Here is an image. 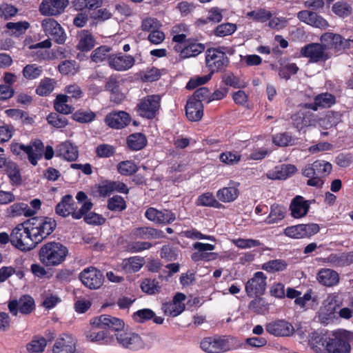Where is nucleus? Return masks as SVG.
I'll return each instance as SVG.
<instances>
[{"label":"nucleus","instance_id":"1","mask_svg":"<svg viewBox=\"0 0 353 353\" xmlns=\"http://www.w3.org/2000/svg\"><path fill=\"white\" fill-rule=\"evenodd\" d=\"M228 62V58L224 52L218 48L207 50L205 52V63L207 67L210 70V74L198 77L195 79H191L186 85L187 88L194 89L199 85L205 83L210 79L212 73L218 72L226 67Z\"/></svg>","mask_w":353,"mask_h":353},{"label":"nucleus","instance_id":"2","mask_svg":"<svg viewBox=\"0 0 353 353\" xmlns=\"http://www.w3.org/2000/svg\"><path fill=\"white\" fill-rule=\"evenodd\" d=\"M68 254V250L62 243L57 241L47 242L39 250L40 263L45 267H55L63 263Z\"/></svg>","mask_w":353,"mask_h":353},{"label":"nucleus","instance_id":"3","mask_svg":"<svg viewBox=\"0 0 353 353\" xmlns=\"http://www.w3.org/2000/svg\"><path fill=\"white\" fill-rule=\"evenodd\" d=\"M353 341V332L338 330L325 340V350L328 353H350V343Z\"/></svg>","mask_w":353,"mask_h":353},{"label":"nucleus","instance_id":"4","mask_svg":"<svg viewBox=\"0 0 353 353\" xmlns=\"http://www.w3.org/2000/svg\"><path fill=\"white\" fill-rule=\"evenodd\" d=\"M26 223L37 244L50 235L56 227L55 221L48 217H34Z\"/></svg>","mask_w":353,"mask_h":353},{"label":"nucleus","instance_id":"5","mask_svg":"<svg viewBox=\"0 0 353 353\" xmlns=\"http://www.w3.org/2000/svg\"><path fill=\"white\" fill-rule=\"evenodd\" d=\"M11 244L17 249L26 252L37 245L26 222L17 225L11 232Z\"/></svg>","mask_w":353,"mask_h":353},{"label":"nucleus","instance_id":"6","mask_svg":"<svg viewBox=\"0 0 353 353\" xmlns=\"http://www.w3.org/2000/svg\"><path fill=\"white\" fill-rule=\"evenodd\" d=\"M233 338L213 336L204 338L200 343L201 348L207 353H222L234 348Z\"/></svg>","mask_w":353,"mask_h":353},{"label":"nucleus","instance_id":"7","mask_svg":"<svg viewBox=\"0 0 353 353\" xmlns=\"http://www.w3.org/2000/svg\"><path fill=\"white\" fill-rule=\"evenodd\" d=\"M303 57L309 59L310 63L325 62L331 58L332 54L327 52L323 43H312L301 49Z\"/></svg>","mask_w":353,"mask_h":353},{"label":"nucleus","instance_id":"8","mask_svg":"<svg viewBox=\"0 0 353 353\" xmlns=\"http://www.w3.org/2000/svg\"><path fill=\"white\" fill-rule=\"evenodd\" d=\"M319 230L318 224L311 223L288 226L283 230V234L291 239H300L310 238L317 234Z\"/></svg>","mask_w":353,"mask_h":353},{"label":"nucleus","instance_id":"9","mask_svg":"<svg viewBox=\"0 0 353 353\" xmlns=\"http://www.w3.org/2000/svg\"><path fill=\"white\" fill-rule=\"evenodd\" d=\"M41 28L45 34L59 44H63L67 39L63 27L54 19L46 18L41 21Z\"/></svg>","mask_w":353,"mask_h":353},{"label":"nucleus","instance_id":"10","mask_svg":"<svg viewBox=\"0 0 353 353\" xmlns=\"http://www.w3.org/2000/svg\"><path fill=\"white\" fill-rule=\"evenodd\" d=\"M338 298V295L333 293L329 294L323 301L322 305L318 312V317L321 323L327 324L330 320L335 317L336 310L339 307Z\"/></svg>","mask_w":353,"mask_h":353},{"label":"nucleus","instance_id":"11","mask_svg":"<svg viewBox=\"0 0 353 353\" xmlns=\"http://www.w3.org/2000/svg\"><path fill=\"white\" fill-rule=\"evenodd\" d=\"M159 95H150L143 98L137 104V109L139 115L148 119L154 117L160 108Z\"/></svg>","mask_w":353,"mask_h":353},{"label":"nucleus","instance_id":"12","mask_svg":"<svg viewBox=\"0 0 353 353\" xmlns=\"http://www.w3.org/2000/svg\"><path fill=\"white\" fill-rule=\"evenodd\" d=\"M82 283L90 290L100 288L103 284L104 276L101 271L94 267L84 269L79 274Z\"/></svg>","mask_w":353,"mask_h":353},{"label":"nucleus","instance_id":"13","mask_svg":"<svg viewBox=\"0 0 353 353\" xmlns=\"http://www.w3.org/2000/svg\"><path fill=\"white\" fill-rule=\"evenodd\" d=\"M320 41L325 47L327 51L330 50L334 52H340L343 50L350 48V41H346L339 34L325 32L321 36Z\"/></svg>","mask_w":353,"mask_h":353},{"label":"nucleus","instance_id":"14","mask_svg":"<svg viewBox=\"0 0 353 353\" xmlns=\"http://www.w3.org/2000/svg\"><path fill=\"white\" fill-rule=\"evenodd\" d=\"M8 307L10 312L17 316L19 312L24 315L30 314L35 309V305L34 299L30 296L24 295L18 300L10 301Z\"/></svg>","mask_w":353,"mask_h":353},{"label":"nucleus","instance_id":"15","mask_svg":"<svg viewBox=\"0 0 353 353\" xmlns=\"http://www.w3.org/2000/svg\"><path fill=\"white\" fill-rule=\"evenodd\" d=\"M267 277L262 272H256L245 283V290L250 297L263 294L266 288Z\"/></svg>","mask_w":353,"mask_h":353},{"label":"nucleus","instance_id":"16","mask_svg":"<svg viewBox=\"0 0 353 353\" xmlns=\"http://www.w3.org/2000/svg\"><path fill=\"white\" fill-rule=\"evenodd\" d=\"M114 336L118 344L124 348L137 350L144 346L143 341L137 334L121 331L115 333Z\"/></svg>","mask_w":353,"mask_h":353},{"label":"nucleus","instance_id":"17","mask_svg":"<svg viewBox=\"0 0 353 353\" xmlns=\"http://www.w3.org/2000/svg\"><path fill=\"white\" fill-rule=\"evenodd\" d=\"M68 4V0H43L39 10L43 16H57L64 12Z\"/></svg>","mask_w":353,"mask_h":353},{"label":"nucleus","instance_id":"18","mask_svg":"<svg viewBox=\"0 0 353 353\" xmlns=\"http://www.w3.org/2000/svg\"><path fill=\"white\" fill-rule=\"evenodd\" d=\"M77 340L72 335L63 334L52 347V353H76Z\"/></svg>","mask_w":353,"mask_h":353},{"label":"nucleus","instance_id":"19","mask_svg":"<svg viewBox=\"0 0 353 353\" xmlns=\"http://www.w3.org/2000/svg\"><path fill=\"white\" fill-rule=\"evenodd\" d=\"M174 50L179 53L181 59H188L194 57L205 50V46L192 40H187L183 45H176L174 47Z\"/></svg>","mask_w":353,"mask_h":353},{"label":"nucleus","instance_id":"20","mask_svg":"<svg viewBox=\"0 0 353 353\" xmlns=\"http://www.w3.org/2000/svg\"><path fill=\"white\" fill-rule=\"evenodd\" d=\"M192 248L196 250V252H193L191 255V259L194 262L200 261H208L210 260H214L217 257V254L215 252H206V251L214 250L215 248L214 245L196 242L192 245Z\"/></svg>","mask_w":353,"mask_h":353},{"label":"nucleus","instance_id":"21","mask_svg":"<svg viewBox=\"0 0 353 353\" xmlns=\"http://www.w3.org/2000/svg\"><path fill=\"white\" fill-rule=\"evenodd\" d=\"M77 204L73 200L72 196L66 195L63 196L61 201L56 206V212L59 215L65 217L71 215L73 219H81V213L77 212Z\"/></svg>","mask_w":353,"mask_h":353},{"label":"nucleus","instance_id":"22","mask_svg":"<svg viewBox=\"0 0 353 353\" xmlns=\"http://www.w3.org/2000/svg\"><path fill=\"white\" fill-rule=\"evenodd\" d=\"M145 216L150 221L158 224H168L176 219L175 214L170 210H159L155 208H149L145 212Z\"/></svg>","mask_w":353,"mask_h":353},{"label":"nucleus","instance_id":"23","mask_svg":"<svg viewBox=\"0 0 353 353\" xmlns=\"http://www.w3.org/2000/svg\"><path fill=\"white\" fill-rule=\"evenodd\" d=\"M332 170V165L327 161L316 160L312 164L307 165L303 170V174L306 177L315 175L321 177L328 175Z\"/></svg>","mask_w":353,"mask_h":353},{"label":"nucleus","instance_id":"24","mask_svg":"<svg viewBox=\"0 0 353 353\" xmlns=\"http://www.w3.org/2000/svg\"><path fill=\"white\" fill-rule=\"evenodd\" d=\"M185 299L186 296L184 294L178 292L174 296L172 302L163 303L161 309L165 314L176 316L185 310L184 301Z\"/></svg>","mask_w":353,"mask_h":353},{"label":"nucleus","instance_id":"25","mask_svg":"<svg viewBox=\"0 0 353 353\" xmlns=\"http://www.w3.org/2000/svg\"><path fill=\"white\" fill-rule=\"evenodd\" d=\"M92 324L101 328H109L116 333L121 332L124 328V322L121 319L106 314L93 319Z\"/></svg>","mask_w":353,"mask_h":353},{"label":"nucleus","instance_id":"26","mask_svg":"<svg viewBox=\"0 0 353 353\" xmlns=\"http://www.w3.org/2000/svg\"><path fill=\"white\" fill-rule=\"evenodd\" d=\"M240 183L234 181H230L228 185L220 188L216 193L218 201L227 203L234 201L239 196Z\"/></svg>","mask_w":353,"mask_h":353},{"label":"nucleus","instance_id":"27","mask_svg":"<svg viewBox=\"0 0 353 353\" xmlns=\"http://www.w3.org/2000/svg\"><path fill=\"white\" fill-rule=\"evenodd\" d=\"M135 60L132 56L123 55L121 53L109 57V66L117 71H125L131 68Z\"/></svg>","mask_w":353,"mask_h":353},{"label":"nucleus","instance_id":"28","mask_svg":"<svg viewBox=\"0 0 353 353\" xmlns=\"http://www.w3.org/2000/svg\"><path fill=\"white\" fill-rule=\"evenodd\" d=\"M265 330L270 334L276 336H290L294 331L292 324L284 320L274 321L268 323L265 325Z\"/></svg>","mask_w":353,"mask_h":353},{"label":"nucleus","instance_id":"29","mask_svg":"<svg viewBox=\"0 0 353 353\" xmlns=\"http://www.w3.org/2000/svg\"><path fill=\"white\" fill-rule=\"evenodd\" d=\"M99 329H102L101 326L91 324V327L85 333L87 341L99 344H112L114 342L113 338L108 337L105 331Z\"/></svg>","mask_w":353,"mask_h":353},{"label":"nucleus","instance_id":"30","mask_svg":"<svg viewBox=\"0 0 353 353\" xmlns=\"http://www.w3.org/2000/svg\"><path fill=\"white\" fill-rule=\"evenodd\" d=\"M296 171L297 168L295 165L283 164L269 170L265 175L268 179L271 180H285L294 174Z\"/></svg>","mask_w":353,"mask_h":353},{"label":"nucleus","instance_id":"31","mask_svg":"<svg viewBox=\"0 0 353 353\" xmlns=\"http://www.w3.org/2000/svg\"><path fill=\"white\" fill-rule=\"evenodd\" d=\"M310 205V201L301 196H296L291 201L290 210L291 216L295 219H301L306 216Z\"/></svg>","mask_w":353,"mask_h":353},{"label":"nucleus","instance_id":"32","mask_svg":"<svg viewBox=\"0 0 353 353\" xmlns=\"http://www.w3.org/2000/svg\"><path fill=\"white\" fill-rule=\"evenodd\" d=\"M299 19L313 27L325 29L329 26L327 21L316 12L310 10H302L297 14Z\"/></svg>","mask_w":353,"mask_h":353},{"label":"nucleus","instance_id":"33","mask_svg":"<svg viewBox=\"0 0 353 353\" xmlns=\"http://www.w3.org/2000/svg\"><path fill=\"white\" fill-rule=\"evenodd\" d=\"M316 280L321 285L330 288L339 283L340 276L332 269L321 268L316 274Z\"/></svg>","mask_w":353,"mask_h":353},{"label":"nucleus","instance_id":"34","mask_svg":"<svg viewBox=\"0 0 353 353\" xmlns=\"http://www.w3.org/2000/svg\"><path fill=\"white\" fill-rule=\"evenodd\" d=\"M130 115L123 111L112 112L105 119L107 125L112 128L120 129L128 125L130 122Z\"/></svg>","mask_w":353,"mask_h":353},{"label":"nucleus","instance_id":"35","mask_svg":"<svg viewBox=\"0 0 353 353\" xmlns=\"http://www.w3.org/2000/svg\"><path fill=\"white\" fill-rule=\"evenodd\" d=\"M321 260L334 267L347 266L353 263V252L331 254Z\"/></svg>","mask_w":353,"mask_h":353},{"label":"nucleus","instance_id":"36","mask_svg":"<svg viewBox=\"0 0 353 353\" xmlns=\"http://www.w3.org/2000/svg\"><path fill=\"white\" fill-rule=\"evenodd\" d=\"M132 234L135 239L145 240L160 239L164 236L163 231L149 227L134 228L132 232Z\"/></svg>","mask_w":353,"mask_h":353},{"label":"nucleus","instance_id":"37","mask_svg":"<svg viewBox=\"0 0 353 353\" xmlns=\"http://www.w3.org/2000/svg\"><path fill=\"white\" fill-rule=\"evenodd\" d=\"M56 154L57 157L72 161L78 157V150L70 141H65L57 147Z\"/></svg>","mask_w":353,"mask_h":353},{"label":"nucleus","instance_id":"38","mask_svg":"<svg viewBox=\"0 0 353 353\" xmlns=\"http://www.w3.org/2000/svg\"><path fill=\"white\" fill-rule=\"evenodd\" d=\"M43 151L44 145L40 140L36 139L30 142L28 145L26 154L32 165H36L37 164L38 160L40 159L43 154Z\"/></svg>","mask_w":353,"mask_h":353},{"label":"nucleus","instance_id":"39","mask_svg":"<svg viewBox=\"0 0 353 353\" xmlns=\"http://www.w3.org/2000/svg\"><path fill=\"white\" fill-rule=\"evenodd\" d=\"M185 113L190 121H199L203 114V105L202 103L189 99L185 107Z\"/></svg>","mask_w":353,"mask_h":353},{"label":"nucleus","instance_id":"40","mask_svg":"<svg viewBox=\"0 0 353 353\" xmlns=\"http://www.w3.org/2000/svg\"><path fill=\"white\" fill-rule=\"evenodd\" d=\"M336 102L335 97L332 94L325 92L317 95L314 98V103L305 104V107L313 110L318 108H330Z\"/></svg>","mask_w":353,"mask_h":353},{"label":"nucleus","instance_id":"41","mask_svg":"<svg viewBox=\"0 0 353 353\" xmlns=\"http://www.w3.org/2000/svg\"><path fill=\"white\" fill-rule=\"evenodd\" d=\"M77 48L82 52H88L95 46V39L92 34L87 30L81 31L78 36Z\"/></svg>","mask_w":353,"mask_h":353},{"label":"nucleus","instance_id":"42","mask_svg":"<svg viewBox=\"0 0 353 353\" xmlns=\"http://www.w3.org/2000/svg\"><path fill=\"white\" fill-rule=\"evenodd\" d=\"M286 214V208L278 204H274L270 207L269 215L265 220L267 224H274L282 221Z\"/></svg>","mask_w":353,"mask_h":353},{"label":"nucleus","instance_id":"43","mask_svg":"<svg viewBox=\"0 0 353 353\" xmlns=\"http://www.w3.org/2000/svg\"><path fill=\"white\" fill-rule=\"evenodd\" d=\"M9 216L12 217L24 215L25 216H32L34 212L30 211V208L23 203H15L8 208Z\"/></svg>","mask_w":353,"mask_h":353},{"label":"nucleus","instance_id":"44","mask_svg":"<svg viewBox=\"0 0 353 353\" xmlns=\"http://www.w3.org/2000/svg\"><path fill=\"white\" fill-rule=\"evenodd\" d=\"M43 68L36 63H29L22 70V75L26 80H34L40 77L43 73Z\"/></svg>","mask_w":353,"mask_h":353},{"label":"nucleus","instance_id":"45","mask_svg":"<svg viewBox=\"0 0 353 353\" xmlns=\"http://www.w3.org/2000/svg\"><path fill=\"white\" fill-rule=\"evenodd\" d=\"M56 84L55 79L46 77L39 82L36 89V93L39 96H48L54 90Z\"/></svg>","mask_w":353,"mask_h":353},{"label":"nucleus","instance_id":"46","mask_svg":"<svg viewBox=\"0 0 353 353\" xmlns=\"http://www.w3.org/2000/svg\"><path fill=\"white\" fill-rule=\"evenodd\" d=\"M111 48L107 46H101L94 49L91 54L90 59L92 61L99 63H101L106 59H109Z\"/></svg>","mask_w":353,"mask_h":353},{"label":"nucleus","instance_id":"47","mask_svg":"<svg viewBox=\"0 0 353 353\" xmlns=\"http://www.w3.org/2000/svg\"><path fill=\"white\" fill-rule=\"evenodd\" d=\"M47 342L45 338L35 336L27 343L26 350L30 353H41L44 351Z\"/></svg>","mask_w":353,"mask_h":353},{"label":"nucleus","instance_id":"48","mask_svg":"<svg viewBox=\"0 0 353 353\" xmlns=\"http://www.w3.org/2000/svg\"><path fill=\"white\" fill-rule=\"evenodd\" d=\"M127 142L130 148L133 150H139L145 146L147 140L143 134L135 133L128 137Z\"/></svg>","mask_w":353,"mask_h":353},{"label":"nucleus","instance_id":"49","mask_svg":"<svg viewBox=\"0 0 353 353\" xmlns=\"http://www.w3.org/2000/svg\"><path fill=\"white\" fill-rule=\"evenodd\" d=\"M236 29L237 26L235 23H223L217 26L213 30V33L216 37H224L232 35Z\"/></svg>","mask_w":353,"mask_h":353},{"label":"nucleus","instance_id":"50","mask_svg":"<svg viewBox=\"0 0 353 353\" xmlns=\"http://www.w3.org/2000/svg\"><path fill=\"white\" fill-rule=\"evenodd\" d=\"M222 81L227 85L234 88H244L247 86V83L240 79L239 77L234 75L232 72H226L222 77Z\"/></svg>","mask_w":353,"mask_h":353},{"label":"nucleus","instance_id":"51","mask_svg":"<svg viewBox=\"0 0 353 353\" xmlns=\"http://www.w3.org/2000/svg\"><path fill=\"white\" fill-rule=\"evenodd\" d=\"M196 205L200 206L214 207L216 208H219L221 205L212 192H205L199 196L196 200Z\"/></svg>","mask_w":353,"mask_h":353},{"label":"nucleus","instance_id":"52","mask_svg":"<svg viewBox=\"0 0 353 353\" xmlns=\"http://www.w3.org/2000/svg\"><path fill=\"white\" fill-rule=\"evenodd\" d=\"M288 267V263L285 261L281 259H275L269 261L262 265V269L269 272H275L285 270Z\"/></svg>","mask_w":353,"mask_h":353},{"label":"nucleus","instance_id":"53","mask_svg":"<svg viewBox=\"0 0 353 353\" xmlns=\"http://www.w3.org/2000/svg\"><path fill=\"white\" fill-rule=\"evenodd\" d=\"M123 266L125 270L136 272H138L144 264V259L140 256H133L123 261Z\"/></svg>","mask_w":353,"mask_h":353},{"label":"nucleus","instance_id":"54","mask_svg":"<svg viewBox=\"0 0 353 353\" xmlns=\"http://www.w3.org/2000/svg\"><path fill=\"white\" fill-rule=\"evenodd\" d=\"M248 309L256 314H265L268 310V304L258 296L250 302Z\"/></svg>","mask_w":353,"mask_h":353},{"label":"nucleus","instance_id":"55","mask_svg":"<svg viewBox=\"0 0 353 353\" xmlns=\"http://www.w3.org/2000/svg\"><path fill=\"white\" fill-rule=\"evenodd\" d=\"M231 241L239 249H251L261 245L259 240L254 239L237 238L232 239Z\"/></svg>","mask_w":353,"mask_h":353},{"label":"nucleus","instance_id":"56","mask_svg":"<svg viewBox=\"0 0 353 353\" xmlns=\"http://www.w3.org/2000/svg\"><path fill=\"white\" fill-rule=\"evenodd\" d=\"M68 97L66 95H58L55 99L54 109L61 114H68L72 112V108L67 104Z\"/></svg>","mask_w":353,"mask_h":353},{"label":"nucleus","instance_id":"57","mask_svg":"<svg viewBox=\"0 0 353 353\" xmlns=\"http://www.w3.org/2000/svg\"><path fill=\"white\" fill-rule=\"evenodd\" d=\"M246 16L250 19H252L254 21L263 23L271 18L272 13L270 11L266 9L259 8L251 12H248L246 14Z\"/></svg>","mask_w":353,"mask_h":353},{"label":"nucleus","instance_id":"58","mask_svg":"<svg viewBox=\"0 0 353 353\" xmlns=\"http://www.w3.org/2000/svg\"><path fill=\"white\" fill-rule=\"evenodd\" d=\"M138 166L132 161H123L117 165L118 172L125 176H130L138 170Z\"/></svg>","mask_w":353,"mask_h":353},{"label":"nucleus","instance_id":"59","mask_svg":"<svg viewBox=\"0 0 353 353\" xmlns=\"http://www.w3.org/2000/svg\"><path fill=\"white\" fill-rule=\"evenodd\" d=\"M141 288L143 292L148 294H154L159 292L160 285L155 279H145L142 281Z\"/></svg>","mask_w":353,"mask_h":353},{"label":"nucleus","instance_id":"60","mask_svg":"<svg viewBox=\"0 0 353 353\" xmlns=\"http://www.w3.org/2000/svg\"><path fill=\"white\" fill-rule=\"evenodd\" d=\"M47 121L50 125L57 128H64L68 125L67 119L57 112L50 113L47 117Z\"/></svg>","mask_w":353,"mask_h":353},{"label":"nucleus","instance_id":"61","mask_svg":"<svg viewBox=\"0 0 353 353\" xmlns=\"http://www.w3.org/2000/svg\"><path fill=\"white\" fill-rule=\"evenodd\" d=\"M333 12L340 17H346L351 14V6L345 2H336L332 8Z\"/></svg>","mask_w":353,"mask_h":353},{"label":"nucleus","instance_id":"62","mask_svg":"<svg viewBox=\"0 0 353 353\" xmlns=\"http://www.w3.org/2000/svg\"><path fill=\"white\" fill-rule=\"evenodd\" d=\"M162 26L161 23L155 18L147 17L142 20L141 30L144 32H152Z\"/></svg>","mask_w":353,"mask_h":353},{"label":"nucleus","instance_id":"63","mask_svg":"<svg viewBox=\"0 0 353 353\" xmlns=\"http://www.w3.org/2000/svg\"><path fill=\"white\" fill-rule=\"evenodd\" d=\"M108 208L112 211L120 212L126 208V203L123 197L115 195L108 199Z\"/></svg>","mask_w":353,"mask_h":353},{"label":"nucleus","instance_id":"64","mask_svg":"<svg viewBox=\"0 0 353 353\" xmlns=\"http://www.w3.org/2000/svg\"><path fill=\"white\" fill-rule=\"evenodd\" d=\"M308 341L311 348L316 353L322 352L325 342V341H323V337L316 332L312 333L310 336Z\"/></svg>","mask_w":353,"mask_h":353}]
</instances>
